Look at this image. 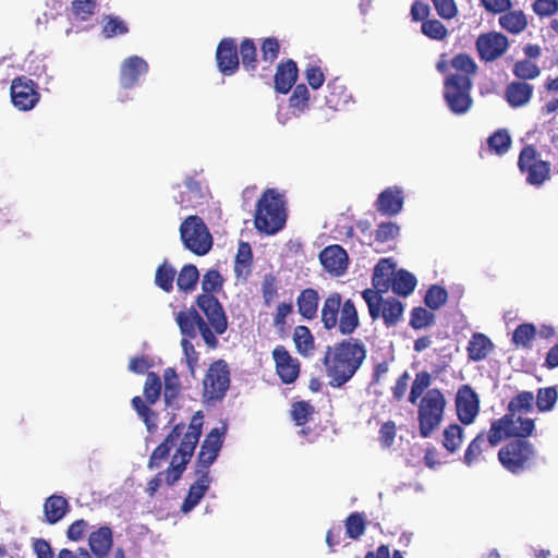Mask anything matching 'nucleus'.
Here are the masks:
<instances>
[{
	"label": "nucleus",
	"instance_id": "1",
	"mask_svg": "<svg viewBox=\"0 0 558 558\" xmlns=\"http://www.w3.org/2000/svg\"><path fill=\"white\" fill-rule=\"evenodd\" d=\"M196 305L203 312V316L192 306L175 314V322L181 333L191 339L195 338L197 330L206 345L216 349L218 345L217 335L221 336L228 329V318L221 303L215 295L199 294L196 298Z\"/></svg>",
	"mask_w": 558,
	"mask_h": 558
},
{
	"label": "nucleus",
	"instance_id": "2",
	"mask_svg": "<svg viewBox=\"0 0 558 558\" xmlns=\"http://www.w3.org/2000/svg\"><path fill=\"white\" fill-rule=\"evenodd\" d=\"M367 350L362 340L343 339L332 347H327L323 365L332 388H341L349 383L366 360Z\"/></svg>",
	"mask_w": 558,
	"mask_h": 558
},
{
	"label": "nucleus",
	"instance_id": "3",
	"mask_svg": "<svg viewBox=\"0 0 558 558\" xmlns=\"http://www.w3.org/2000/svg\"><path fill=\"white\" fill-rule=\"evenodd\" d=\"M320 319L326 330L338 328L343 336H351L360 326L354 302L351 299L342 302L339 292H332L324 300Z\"/></svg>",
	"mask_w": 558,
	"mask_h": 558
},
{
	"label": "nucleus",
	"instance_id": "4",
	"mask_svg": "<svg viewBox=\"0 0 558 558\" xmlns=\"http://www.w3.org/2000/svg\"><path fill=\"white\" fill-rule=\"evenodd\" d=\"M287 222L286 201L275 189L264 191L256 204L254 225L266 235L282 230Z\"/></svg>",
	"mask_w": 558,
	"mask_h": 558
},
{
	"label": "nucleus",
	"instance_id": "5",
	"mask_svg": "<svg viewBox=\"0 0 558 558\" xmlns=\"http://www.w3.org/2000/svg\"><path fill=\"white\" fill-rule=\"evenodd\" d=\"M202 427L203 414L198 411L192 416L187 430L184 433L169 468L162 472L167 485L172 486L181 478L199 441Z\"/></svg>",
	"mask_w": 558,
	"mask_h": 558
},
{
	"label": "nucleus",
	"instance_id": "6",
	"mask_svg": "<svg viewBox=\"0 0 558 558\" xmlns=\"http://www.w3.org/2000/svg\"><path fill=\"white\" fill-rule=\"evenodd\" d=\"M534 399V395L531 391L519 392L509 401L508 412L504 416L494 420V422L496 424H502L504 422V429L510 437H530L535 429L534 420L521 416L515 418V415L530 412L533 409Z\"/></svg>",
	"mask_w": 558,
	"mask_h": 558
},
{
	"label": "nucleus",
	"instance_id": "7",
	"mask_svg": "<svg viewBox=\"0 0 558 558\" xmlns=\"http://www.w3.org/2000/svg\"><path fill=\"white\" fill-rule=\"evenodd\" d=\"M498 451V461L505 470L518 475L533 468L536 448L527 437L512 436Z\"/></svg>",
	"mask_w": 558,
	"mask_h": 558
},
{
	"label": "nucleus",
	"instance_id": "8",
	"mask_svg": "<svg viewBox=\"0 0 558 558\" xmlns=\"http://www.w3.org/2000/svg\"><path fill=\"white\" fill-rule=\"evenodd\" d=\"M504 424V422L502 424H496L493 421L487 433L482 430L471 440L462 459L465 465L473 466L484 462L486 460V453L498 446L502 440L511 438L505 432Z\"/></svg>",
	"mask_w": 558,
	"mask_h": 558
},
{
	"label": "nucleus",
	"instance_id": "9",
	"mask_svg": "<svg viewBox=\"0 0 558 558\" xmlns=\"http://www.w3.org/2000/svg\"><path fill=\"white\" fill-rule=\"evenodd\" d=\"M446 407L444 393L438 388L427 390L417 410L418 430L423 438L429 437L440 425Z\"/></svg>",
	"mask_w": 558,
	"mask_h": 558
},
{
	"label": "nucleus",
	"instance_id": "10",
	"mask_svg": "<svg viewBox=\"0 0 558 558\" xmlns=\"http://www.w3.org/2000/svg\"><path fill=\"white\" fill-rule=\"evenodd\" d=\"M180 238L185 248L198 256L206 255L213 247V236L204 220L196 215L182 221Z\"/></svg>",
	"mask_w": 558,
	"mask_h": 558
},
{
	"label": "nucleus",
	"instance_id": "11",
	"mask_svg": "<svg viewBox=\"0 0 558 558\" xmlns=\"http://www.w3.org/2000/svg\"><path fill=\"white\" fill-rule=\"evenodd\" d=\"M143 392L146 402L140 396H135L131 403L138 417L144 422L147 430L154 433L157 429L158 415L149 405L155 404L161 393V380L156 373L149 372L147 374Z\"/></svg>",
	"mask_w": 558,
	"mask_h": 558
},
{
	"label": "nucleus",
	"instance_id": "12",
	"mask_svg": "<svg viewBox=\"0 0 558 558\" xmlns=\"http://www.w3.org/2000/svg\"><path fill=\"white\" fill-rule=\"evenodd\" d=\"M362 298L373 320L383 318L385 326L388 328L396 326L401 320L404 311L401 301L395 298L384 299L383 295L372 289L363 290Z\"/></svg>",
	"mask_w": 558,
	"mask_h": 558
},
{
	"label": "nucleus",
	"instance_id": "13",
	"mask_svg": "<svg viewBox=\"0 0 558 558\" xmlns=\"http://www.w3.org/2000/svg\"><path fill=\"white\" fill-rule=\"evenodd\" d=\"M230 387V369L225 360L213 362L203 379V399L207 403L221 401Z\"/></svg>",
	"mask_w": 558,
	"mask_h": 558
},
{
	"label": "nucleus",
	"instance_id": "14",
	"mask_svg": "<svg viewBox=\"0 0 558 558\" xmlns=\"http://www.w3.org/2000/svg\"><path fill=\"white\" fill-rule=\"evenodd\" d=\"M472 80L468 76L448 75L444 82V98L456 114L465 113L472 106Z\"/></svg>",
	"mask_w": 558,
	"mask_h": 558
},
{
	"label": "nucleus",
	"instance_id": "15",
	"mask_svg": "<svg viewBox=\"0 0 558 558\" xmlns=\"http://www.w3.org/2000/svg\"><path fill=\"white\" fill-rule=\"evenodd\" d=\"M518 167L522 173L526 174V182L531 185L539 186L549 178L550 163L539 158L533 145H525L521 149Z\"/></svg>",
	"mask_w": 558,
	"mask_h": 558
},
{
	"label": "nucleus",
	"instance_id": "16",
	"mask_svg": "<svg viewBox=\"0 0 558 558\" xmlns=\"http://www.w3.org/2000/svg\"><path fill=\"white\" fill-rule=\"evenodd\" d=\"M12 104L21 111L33 109L40 100L37 84L24 75L15 77L10 87Z\"/></svg>",
	"mask_w": 558,
	"mask_h": 558
},
{
	"label": "nucleus",
	"instance_id": "17",
	"mask_svg": "<svg viewBox=\"0 0 558 558\" xmlns=\"http://www.w3.org/2000/svg\"><path fill=\"white\" fill-rule=\"evenodd\" d=\"M223 444V432L213 428L205 437L195 463V474L209 475V468L218 458Z\"/></svg>",
	"mask_w": 558,
	"mask_h": 558
},
{
	"label": "nucleus",
	"instance_id": "18",
	"mask_svg": "<svg viewBox=\"0 0 558 558\" xmlns=\"http://www.w3.org/2000/svg\"><path fill=\"white\" fill-rule=\"evenodd\" d=\"M271 355L275 363L276 374L280 378L281 383L286 385L295 383L301 373L300 361L292 356L288 349L282 344L276 345Z\"/></svg>",
	"mask_w": 558,
	"mask_h": 558
},
{
	"label": "nucleus",
	"instance_id": "19",
	"mask_svg": "<svg viewBox=\"0 0 558 558\" xmlns=\"http://www.w3.org/2000/svg\"><path fill=\"white\" fill-rule=\"evenodd\" d=\"M456 410L463 425L472 424L480 412V398L470 385L459 387L456 395Z\"/></svg>",
	"mask_w": 558,
	"mask_h": 558
},
{
	"label": "nucleus",
	"instance_id": "20",
	"mask_svg": "<svg viewBox=\"0 0 558 558\" xmlns=\"http://www.w3.org/2000/svg\"><path fill=\"white\" fill-rule=\"evenodd\" d=\"M475 46L481 60L490 62L497 60L507 51L509 41L504 34L489 32L481 34Z\"/></svg>",
	"mask_w": 558,
	"mask_h": 558
},
{
	"label": "nucleus",
	"instance_id": "21",
	"mask_svg": "<svg viewBox=\"0 0 558 558\" xmlns=\"http://www.w3.org/2000/svg\"><path fill=\"white\" fill-rule=\"evenodd\" d=\"M216 61L223 75H233L239 70V51L234 38L227 37L220 40L216 51Z\"/></svg>",
	"mask_w": 558,
	"mask_h": 558
},
{
	"label": "nucleus",
	"instance_id": "22",
	"mask_svg": "<svg viewBox=\"0 0 558 558\" xmlns=\"http://www.w3.org/2000/svg\"><path fill=\"white\" fill-rule=\"evenodd\" d=\"M319 260L325 270L333 276H341L348 268V254L340 245H329L319 253Z\"/></svg>",
	"mask_w": 558,
	"mask_h": 558
},
{
	"label": "nucleus",
	"instance_id": "23",
	"mask_svg": "<svg viewBox=\"0 0 558 558\" xmlns=\"http://www.w3.org/2000/svg\"><path fill=\"white\" fill-rule=\"evenodd\" d=\"M147 71L148 64L143 58L138 56L126 58L120 68V85L126 89L133 88Z\"/></svg>",
	"mask_w": 558,
	"mask_h": 558
},
{
	"label": "nucleus",
	"instance_id": "24",
	"mask_svg": "<svg viewBox=\"0 0 558 558\" xmlns=\"http://www.w3.org/2000/svg\"><path fill=\"white\" fill-rule=\"evenodd\" d=\"M184 428L185 425L183 423H179L173 426L163 441L159 444L151 452L148 461L149 469L159 468L162 462L169 458L172 447L177 445V441L182 436Z\"/></svg>",
	"mask_w": 558,
	"mask_h": 558
},
{
	"label": "nucleus",
	"instance_id": "25",
	"mask_svg": "<svg viewBox=\"0 0 558 558\" xmlns=\"http://www.w3.org/2000/svg\"><path fill=\"white\" fill-rule=\"evenodd\" d=\"M403 192L398 186L385 189L377 197L376 209L385 216H396L403 207Z\"/></svg>",
	"mask_w": 558,
	"mask_h": 558
},
{
	"label": "nucleus",
	"instance_id": "26",
	"mask_svg": "<svg viewBox=\"0 0 558 558\" xmlns=\"http://www.w3.org/2000/svg\"><path fill=\"white\" fill-rule=\"evenodd\" d=\"M299 77L296 62L292 59L281 61L277 65L274 77L275 90L279 94H288Z\"/></svg>",
	"mask_w": 558,
	"mask_h": 558
},
{
	"label": "nucleus",
	"instance_id": "27",
	"mask_svg": "<svg viewBox=\"0 0 558 558\" xmlns=\"http://www.w3.org/2000/svg\"><path fill=\"white\" fill-rule=\"evenodd\" d=\"M396 274V265L389 258H381L374 267L372 284L380 295L388 292Z\"/></svg>",
	"mask_w": 558,
	"mask_h": 558
},
{
	"label": "nucleus",
	"instance_id": "28",
	"mask_svg": "<svg viewBox=\"0 0 558 558\" xmlns=\"http://www.w3.org/2000/svg\"><path fill=\"white\" fill-rule=\"evenodd\" d=\"M196 481L190 486L186 497L181 505V511L189 513L192 511L209 489L211 478L209 475L195 474Z\"/></svg>",
	"mask_w": 558,
	"mask_h": 558
},
{
	"label": "nucleus",
	"instance_id": "29",
	"mask_svg": "<svg viewBox=\"0 0 558 558\" xmlns=\"http://www.w3.org/2000/svg\"><path fill=\"white\" fill-rule=\"evenodd\" d=\"M326 105L332 110L342 109L352 99L345 85L338 78H333L327 84V94L325 96Z\"/></svg>",
	"mask_w": 558,
	"mask_h": 558
},
{
	"label": "nucleus",
	"instance_id": "30",
	"mask_svg": "<svg viewBox=\"0 0 558 558\" xmlns=\"http://www.w3.org/2000/svg\"><path fill=\"white\" fill-rule=\"evenodd\" d=\"M318 304L319 294L317 290L313 288L303 289L296 299L298 312L307 320H312L317 317Z\"/></svg>",
	"mask_w": 558,
	"mask_h": 558
},
{
	"label": "nucleus",
	"instance_id": "31",
	"mask_svg": "<svg viewBox=\"0 0 558 558\" xmlns=\"http://www.w3.org/2000/svg\"><path fill=\"white\" fill-rule=\"evenodd\" d=\"M88 544L96 557H107L113 544L111 529L109 526H100L97 531L90 533Z\"/></svg>",
	"mask_w": 558,
	"mask_h": 558
},
{
	"label": "nucleus",
	"instance_id": "32",
	"mask_svg": "<svg viewBox=\"0 0 558 558\" xmlns=\"http://www.w3.org/2000/svg\"><path fill=\"white\" fill-rule=\"evenodd\" d=\"M69 510V501L63 496L51 495L45 500L44 514L49 524H56L61 521Z\"/></svg>",
	"mask_w": 558,
	"mask_h": 558
},
{
	"label": "nucleus",
	"instance_id": "33",
	"mask_svg": "<svg viewBox=\"0 0 558 558\" xmlns=\"http://www.w3.org/2000/svg\"><path fill=\"white\" fill-rule=\"evenodd\" d=\"M506 99L512 108L526 105L533 95V86L526 82H511L506 87Z\"/></svg>",
	"mask_w": 558,
	"mask_h": 558
},
{
	"label": "nucleus",
	"instance_id": "34",
	"mask_svg": "<svg viewBox=\"0 0 558 558\" xmlns=\"http://www.w3.org/2000/svg\"><path fill=\"white\" fill-rule=\"evenodd\" d=\"M493 349L494 343L486 335L475 332L472 335L466 347L468 357L474 362L483 361L493 351Z\"/></svg>",
	"mask_w": 558,
	"mask_h": 558
},
{
	"label": "nucleus",
	"instance_id": "35",
	"mask_svg": "<svg viewBox=\"0 0 558 558\" xmlns=\"http://www.w3.org/2000/svg\"><path fill=\"white\" fill-rule=\"evenodd\" d=\"M204 198L199 182L190 178L185 182V190L177 197V203L185 208H195L203 204Z\"/></svg>",
	"mask_w": 558,
	"mask_h": 558
},
{
	"label": "nucleus",
	"instance_id": "36",
	"mask_svg": "<svg viewBox=\"0 0 558 558\" xmlns=\"http://www.w3.org/2000/svg\"><path fill=\"white\" fill-rule=\"evenodd\" d=\"M295 349L302 356L308 357L315 350V338L307 326L299 325L292 336Z\"/></svg>",
	"mask_w": 558,
	"mask_h": 558
},
{
	"label": "nucleus",
	"instance_id": "37",
	"mask_svg": "<svg viewBox=\"0 0 558 558\" xmlns=\"http://www.w3.org/2000/svg\"><path fill=\"white\" fill-rule=\"evenodd\" d=\"M252 248L248 243L241 242L234 260V272L238 278L246 279L251 274L252 267Z\"/></svg>",
	"mask_w": 558,
	"mask_h": 558
},
{
	"label": "nucleus",
	"instance_id": "38",
	"mask_svg": "<svg viewBox=\"0 0 558 558\" xmlns=\"http://www.w3.org/2000/svg\"><path fill=\"white\" fill-rule=\"evenodd\" d=\"M416 283L417 280L413 274L405 269H399L395 274L390 288L396 294L408 296L414 291Z\"/></svg>",
	"mask_w": 558,
	"mask_h": 558
},
{
	"label": "nucleus",
	"instance_id": "39",
	"mask_svg": "<svg viewBox=\"0 0 558 558\" xmlns=\"http://www.w3.org/2000/svg\"><path fill=\"white\" fill-rule=\"evenodd\" d=\"M500 26L511 34H520L527 26V20L523 11H507L499 17Z\"/></svg>",
	"mask_w": 558,
	"mask_h": 558
},
{
	"label": "nucleus",
	"instance_id": "40",
	"mask_svg": "<svg viewBox=\"0 0 558 558\" xmlns=\"http://www.w3.org/2000/svg\"><path fill=\"white\" fill-rule=\"evenodd\" d=\"M241 62L245 71L254 73L257 70V49L255 43L251 38H244L239 47Z\"/></svg>",
	"mask_w": 558,
	"mask_h": 558
},
{
	"label": "nucleus",
	"instance_id": "41",
	"mask_svg": "<svg viewBox=\"0 0 558 558\" xmlns=\"http://www.w3.org/2000/svg\"><path fill=\"white\" fill-rule=\"evenodd\" d=\"M512 144L511 136L506 129L495 131L487 138V146L490 153L502 156L509 151Z\"/></svg>",
	"mask_w": 558,
	"mask_h": 558
},
{
	"label": "nucleus",
	"instance_id": "42",
	"mask_svg": "<svg viewBox=\"0 0 558 558\" xmlns=\"http://www.w3.org/2000/svg\"><path fill=\"white\" fill-rule=\"evenodd\" d=\"M198 279L199 272L197 267L193 264L184 265L178 275V289L185 293L192 292L195 289Z\"/></svg>",
	"mask_w": 558,
	"mask_h": 558
},
{
	"label": "nucleus",
	"instance_id": "43",
	"mask_svg": "<svg viewBox=\"0 0 558 558\" xmlns=\"http://www.w3.org/2000/svg\"><path fill=\"white\" fill-rule=\"evenodd\" d=\"M450 65L456 70V73L452 75L468 76L469 80H472V76L475 75L477 71L475 61L466 53L456 54L451 59Z\"/></svg>",
	"mask_w": 558,
	"mask_h": 558
},
{
	"label": "nucleus",
	"instance_id": "44",
	"mask_svg": "<svg viewBox=\"0 0 558 558\" xmlns=\"http://www.w3.org/2000/svg\"><path fill=\"white\" fill-rule=\"evenodd\" d=\"M163 399L166 404H171L173 400H175L180 393L181 385L175 371L171 367H168L163 372Z\"/></svg>",
	"mask_w": 558,
	"mask_h": 558
},
{
	"label": "nucleus",
	"instance_id": "45",
	"mask_svg": "<svg viewBox=\"0 0 558 558\" xmlns=\"http://www.w3.org/2000/svg\"><path fill=\"white\" fill-rule=\"evenodd\" d=\"M175 274V269L165 260L156 269L155 284L167 293L171 292Z\"/></svg>",
	"mask_w": 558,
	"mask_h": 558
},
{
	"label": "nucleus",
	"instance_id": "46",
	"mask_svg": "<svg viewBox=\"0 0 558 558\" xmlns=\"http://www.w3.org/2000/svg\"><path fill=\"white\" fill-rule=\"evenodd\" d=\"M463 428L458 424H450L442 433V446L450 453H454L463 441Z\"/></svg>",
	"mask_w": 558,
	"mask_h": 558
},
{
	"label": "nucleus",
	"instance_id": "47",
	"mask_svg": "<svg viewBox=\"0 0 558 558\" xmlns=\"http://www.w3.org/2000/svg\"><path fill=\"white\" fill-rule=\"evenodd\" d=\"M536 333V327L532 323L521 324L512 333V342L517 347L531 348Z\"/></svg>",
	"mask_w": 558,
	"mask_h": 558
},
{
	"label": "nucleus",
	"instance_id": "48",
	"mask_svg": "<svg viewBox=\"0 0 558 558\" xmlns=\"http://www.w3.org/2000/svg\"><path fill=\"white\" fill-rule=\"evenodd\" d=\"M345 534L352 539H359L365 532L366 521L363 513L352 512L344 521Z\"/></svg>",
	"mask_w": 558,
	"mask_h": 558
},
{
	"label": "nucleus",
	"instance_id": "49",
	"mask_svg": "<svg viewBox=\"0 0 558 558\" xmlns=\"http://www.w3.org/2000/svg\"><path fill=\"white\" fill-rule=\"evenodd\" d=\"M421 32L427 38L439 41L445 40L449 35L447 27L436 19L423 21Z\"/></svg>",
	"mask_w": 558,
	"mask_h": 558
},
{
	"label": "nucleus",
	"instance_id": "50",
	"mask_svg": "<svg viewBox=\"0 0 558 558\" xmlns=\"http://www.w3.org/2000/svg\"><path fill=\"white\" fill-rule=\"evenodd\" d=\"M315 413V408L308 401H296L291 407V417L295 425H305Z\"/></svg>",
	"mask_w": 558,
	"mask_h": 558
},
{
	"label": "nucleus",
	"instance_id": "51",
	"mask_svg": "<svg viewBox=\"0 0 558 558\" xmlns=\"http://www.w3.org/2000/svg\"><path fill=\"white\" fill-rule=\"evenodd\" d=\"M447 290L438 284L430 286L424 296L425 305L432 311L440 308L447 302Z\"/></svg>",
	"mask_w": 558,
	"mask_h": 558
},
{
	"label": "nucleus",
	"instance_id": "52",
	"mask_svg": "<svg viewBox=\"0 0 558 558\" xmlns=\"http://www.w3.org/2000/svg\"><path fill=\"white\" fill-rule=\"evenodd\" d=\"M432 376L427 371H422L415 375L412 383L409 401L415 404L417 399L422 397L424 391L430 386Z\"/></svg>",
	"mask_w": 558,
	"mask_h": 558
},
{
	"label": "nucleus",
	"instance_id": "53",
	"mask_svg": "<svg viewBox=\"0 0 558 558\" xmlns=\"http://www.w3.org/2000/svg\"><path fill=\"white\" fill-rule=\"evenodd\" d=\"M435 322V315L433 312L428 311L425 307L417 306L414 307L411 311V317H410V326L413 329H423L430 325H433Z\"/></svg>",
	"mask_w": 558,
	"mask_h": 558
},
{
	"label": "nucleus",
	"instance_id": "54",
	"mask_svg": "<svg viewBox=\"0 0 558 558\" xmlns=\"http://www.w3.org/2000/svg\"><path fill=\"white\" fill-rule=\"evenodd\" d=\"M223 286V278L216 269H209L202 279V294H211L219 292Z\"/></svg>",
	"mask_w": 558,
	"mask_h": 558
},
{
	"label": "nucleus",
	"instance_id": "55",
	"mask_svg": "<svg viewBox=\"0 0 558 558\" xmlns=\"http://www.w3.org/2000/svg\"><path fill=\"white\" fill-rule=\"evenodd\" d=\"M558 392L555 387L539 388L536 396V405L541 412L550 411L556 404Z\"/></svg>",
	"mask_w": 558,
	"mask_h": 558
},
{
	"label": "nucleus",
	"instance_id": "56",
	"mask_svg": "<svg viewBox=\"0 0 558 558\" xmlns=\"http://www.w3.org/2000/svg\"><path fill=\"white\" fill-rule=\"evenodd\" d=\"M512 72L518 78L526 81L536 78L539 75L541 70L537 64L525 59L517 61L513 65Z\"/></svg>",
	"mask_w": 558,
	"mask_h": 558
},
{
	"label": "nucleus",
	"instance_id": "57",
	"mask_svg": "<svg viewBox=\"0 0 558 558\" xmlns=\"http://www.w3.org/2000/svg\"><path fill=\"white\" fill-rule=\"evenodd\" d=\"M310 92L305 84H298L289 98L290 107L303 112L308 108Z\"/></svg>",
	"mask_w": 558,
	"mask_h": 558
},
{
	"label": "nucleus",
	"instance_id": "58",
	"mask_svg": "<svg viewBox=\"0 0 558 558\" xmlns=\"http://www.w3.org/2000/svg\"><path fill=\"white\" fill-rule=\"evenodd\" d=\"M262 60L271 65L280 52L279 40L275 37H267L260 44Z\"/></svg>",
	"mask_w": 558,
	"mask_h": 558
},
{
	"label": "nucleus",
	"instance_id": "59",
	"mask_svg": "<svg viewBox=\"0 0 558 558\" xmlns=\"http://www.w3.org/2000/svg\"><path fill=\"white\" fill-rule=\"evenodd\" d=\"M264 304L269 306L278 295V280L272 274H266L262 281Z\"/></svg>",
	"mask_w": 558,
	"mask_h": 558
},
{
	"label": "nucleus",
	"instance_id": "60",
	"mask_svg": "<svg viewBox=\"0 0 558 558\" xmlns=\"http://www.w3.org/2000/svg\"><path fill=\"white\" fill-rule=\"evenodd\" d=\"M96 4V0H73L71 10L77 20L87 21L94 14Z\"/></svg>",
	"mask_w": 558,
	"mask_h": 558
},
{
	"label": "nucleus",
	"instance_id": "61",
	"mask_svg": "<svg viewBox=\"0 0 558 558\" xmlns=\"http://www.w3.org/2000/svg\"><path fill=\"white\" fill-rule=\"evenodd\" d=\"M181 347L185 356V361L189 367V371L193 377H195L196 369L198 367V359L199 354L195 350L192 342L189 340V337H185L181 340Z\"/></svg>",
	"mask_w": 558,
	"mask_h": 558
},
{
	"label": "nucleus",
	"instance_id": "62",
	"mask_svg": "<svg viewBox=\"0 0 558 558\" xmlns=\"http://www.w3.org/2000/svg\"><path fill=\"white\" fill-rule=\"evenodd\" d=\"M400 228L395 222H381L375 231V241L385 243L398 236Z\"/></svg>",
	"mask_w": 558,
	"mask_h": 558
},
{
	"label": "nucleus",
	"instance_id": "63",
	"mask_svg": "<svg viewBox=\"0 0 558 558\" xmlns=\"http://www.w3.org/2000/svg\"><path fill=\"white\" fill-rule=\"evenodd\" d=\"M129 32V28L124 21L118 16H108L104 25V34L107 38H111L118 35H124Z\"/></svg>",
	"mask_w": 558,
	"mask_h": 558
},
{
	"label": "nucleus",
	"instance_id": "64",
	"mask_svg": "<svg viewBox=\"0 0 558 558\" xmlns=\"http://www.w3.org/2000/svg\"><path fill=\"white\" fill-rule=\"evenodd\" d=\"M437 14L444 20H451L458 14L454 0H430Z\"/></svg>",
	"mask_w": 558,
	"mask_h": 558
}]
</instances>
